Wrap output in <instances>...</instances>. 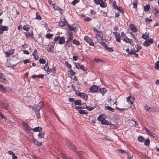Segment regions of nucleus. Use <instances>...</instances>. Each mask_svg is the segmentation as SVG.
<instances>
[{"instance_id":"1","label":"nucleus","mask_w":159,"mask_h":159,"mask_svg":"<svg viewBox=\"0 0 159 159\" xmlns=\"http://www.w3.org/2000/svg\"><path fill=\"white\" fill-rule=\"evenodd\" d=\"M43 105V102H40L39 104L35 106H32L30 105L29 106V107L36 112L39 111Z\"/></svg>"},{"instance_id":"2","label":"nucleus","mask_w":159,"mask_h":159,"mask_svg":"<svg viewBox=\"0 0 159 159\" xmlns=\"http://www.w3.org/2000/svg\"><path fill=\"white\" fill-rule=\"evenodd\" d=\"M105 1L106 0H94V2L97 5H100V6L102 7H105L107 5Z\"/></svg>"},{"instance_id":"3","label":"nucleus","mask_w":159,"mask_h":159,"mask_svg":"<svg viewBox=\"0 0 159 159\" xmlns=\"http://www.w3.org/2000/svg\"><path fill=\"white\" fill-rule=\"evenodd\" d=\"M75 94L78 96H80L82 98H84L85 100H86L88 98L87 95L84 93H80V92H76Z\"/></svg>"},{"instance_id":"4","label":"nucleus","mask_w":159,"mask_h":159,"mask_svg":"<svg viewBox=\"0 0 159 159\" xmlns=\"http://www.w3.org/2000/svg\"><path fill=\"white\" fill-rule=\"evenodd\" d=\"M66 145L69 149L73 151H75L76 149V147L69 141L67 142Z\"/></svg>"},{"instance_id":"5","label":"nucleus","mask_w":159,"mask_h":159,"mask_svg":"<svg viewBox=\"0 0 159 159\" xmlns=\"http://www.w3.org/2000/svg\"><path fill=\"white\" fill-rule=\"evenodd\" d=\"M101 45L104 47L106 49L108 52H112L113 50L111 48H110L108 47L107 45L103 42H100Z\"/></svg>"},{"instance_id":"6","label":"nucleus","mask_w":159,"mask_h":159,"mask_svg":"<svg viewBox=\"0 0 159 159\" xmlns=\"http://www.w3.org/2000/svg\"><path fill=\"white\" fill-rule=\"evenodd\" d=\"M55 43L54 42H50L49 45L48 47L47 48L48 51L50 53L52 52V49H53L54 48Z\"/></svg>"},{"instance_id":"7","label":"nucleus","mask_w":159,"mask_h":159,"mask_svg":"<svg viewBox=\"0 0 159 159\" xmlns=\"http://www.w3.org/2000/svg\"><path fill=\"white\" fill-rule=\"evenodd\" d=\"M153 39L150 38L148 40H146L143 43L144 46L148 47L151 44L153 43Z\"/></svg>"},{"instance_id":"8","label":"nucleus","mask_w":159,"mask_h":159,"mask_svg":"<svg viewBox=\"0 0 159 159\" xmlns=\"http://www.w3.org/2000/svg\"><path fill=\"white\" fill-rule=\"evenodd\" d=\"M8 30V28L7 26L2 25H0V34H2L3 32L7 31Z\"/></svg>"},{"instance_id":"9","label":"nucleus","mask_w":159,"mask_h":159,"mask_svg":"<svg viewBox=\"0 0 159 159\" xmlns=\"http://www.w3.org/2000/svg\"><path fill=\"white\" fill-rule=\"evenodd\" d=\"M66 37L67 40L66 41V43H67L71 41L73 39L72 33L68 32L66 35Z\"/></svg>"},{"instance_id":"10","label":"nucleus","mask_w":159,"mask_h":159,"mask_svg":"<svg viewBox=\"0 0 159 159\" xmlns=\"http://www.w3.org/2000/svg\"><path fill=\"white\" fill-rule=\"evenodd\" d=\"M85 40L90 46H94V44L91 40V39L87 36H85L84 37Z\"/></svg>"},{"instance_id":"11","label":"nucleus","mask_w":159,"mask_h":159,"mask_svg":"<svg viewBox=\"0 0 159 159\" xmlns=\"http://www.w3.org/2000/svg\"><path fill=\"white\" fill-rule=\"evenodd\" d=\"M145 109L148 112H153L155 111L154 107H148L147 105L144 106Z\"/></svg>"},{"instance_id":"12","label":"nucleus","mask_w":159,"mask_h":159,"mask_svg":"<svg viewBox=\"0 0 159 159\" xmlns=\"http://www.w3.org/2000/svg\"><path fill=\"white\" fill-rule=\"evenodd\" d=\"M22 125L24 129H25L27 131H30L31 130V128L28 125L27 123L24 121L22 122Z\"/></svg>"},{"instance_id":"13","label":"nucleus","mask_w":159,"mask_h":159,"mask_svg":"<svg viewBox=\"0 0 159 159\" xmlns=\"http://www.w3.org/2000/svg\"><path fill=\"white\" fill-rule=\"evenodd\" d=\"M69 29L70 31H73L75 30H76V29L78 27V24H73L72 25H68Z\"/></svg>"},{"instance_id":"14","label":"nucleus","mask_w":159,"mask_h":159,"mask_svg":"<svg viewBox=\"0 0 159 159\" xmlns=\"http://www.w3.org/2000/svg\"><path fill=\"white\" fill-rule=\"evenodd\" d=\"M113 34L115 37L116 41L118 42H120V33L117 32H113Z\"/></svg>"},{"instance_id":"15","label":"nucleus","mask_w":159,"mask_h":159,"mask_svg":"<svg viewBox=\"0 0 159 159\" xmlns=\"http://www.w3.org/2000/svg\"><path fill=\"white\" fill-rule=\"evenodd\" d=\"M75 66L78 69H81L84 71L87 70L86 68L84 67L83 65H80L79 63H77L75 64Z\"/></svg>"},{"instance_id":"16","label":"nucleus","mask_w":159,"mask_h":159,"mask_svg":"<svg viewBox=\"0 0 159 159\" xmlns=\"http://www.w3.org/2000/svg\"><path fill=\"white\" fill-rule=\"evenodd\" d=\"M0 90L2 92L4 93L11 91V89L10 88H9L8 90H7V89H6L2 85L0 84Z\"/></svg>"},{"instance_id":"17","label":"nucleus","mask_w":159,"mask_h":159,"mask_svg":"<svg viewBox=\"0 0 159 159\" xmlns=\"http://www.w3.org/2000/svg\"><path fill=\"white\" fill-rule=\"evenodd\" d=\"M90 90L93 92H96L98 90V86L95 85H93L89 89Z\"/></svg>"},{"instance_id":"18","label":"nucleus","mask_w":159,"mask_h":159,"mask_svg":"<svg viewBox=\"0 0 159 159\" xmlns=\"http://www.w3.org/2000/svg\"><path fill=\"white\" fill-rule=\"evenodd\" d=\"M129 28L130 29L133 31L134 32H136L137 31V29L135 26L133 24H130L129 26Z\"/></svg>"},{"instance_id":"19","label":"nucleus","mask_w":159,"mask_h":159,"mask_svg":"<svg viewBox=\"0 0 159 159\" xmlns=\"http://www.w3.org/2000/svg\"><path fill=\"white\" fill-rule=\"evenodd\" d=\"M127 101L130 104H133L134 101V98L131 97L130 96H129L127 97Z\"/></svg>"},{"instance_id":"20","label":"nucleus","mask_w":159,"mask_h":159,"mask_svg":"<svg viewBox=\"0 0 159 159\" xmlns=\"http://www.w3.org/2000/svg\"><path fill=\"white\" fill-rule=\"evenodd\" d=\"M15 50L14 49L10 50L9 51H8L7 52H5V53L7 57L13 54L14 53V52Z\"/></svg>"},{"instance_id":"21","label":"nucleus","mask_w":159,"mask_h":159,"mask_svg":"<svg viewBox=\"0 0 159 159\" xmlns=\"http://www.w3.org/2000/svg\"><path fill=\"white\" fill-rule=\"evenodd\" d=\"M6 80L5 75L2 73L0 72V81L2 82H4Z\"/></svg>"},{"instance_id":"22","label":"nucleus","mask_w":159,"mask_h":159,"mask_svg":"<svg viewBox=\"0 0 159 159\" xmlns=\"http://www.w3.org/2000/svg\"><path fill=\"white\" fill-rule=\"evenodd\" d=\"M44 70L46 71L48 74H49L52 71L51 69H49L47 64L45 65L44 66Z\"/></svg>"},{"instance_id":"23","label":"nucleus","mask_w":159,"mask_h":159,"mask_svg":"<svg viewBox=\"0 0 159 159\" xmlns=\"http://www.w3.org/2000/svg\"><path fill=\"white\" fill-rule=\"evenodd\" d=\"M42 128L40 127H35L33 129H32V130H33L34 132H40L42 130Z\"/></svg>"},{"instance_id":"24","label":"nucleus","mask_w":159,"mask_h":159,"mask_svg":"<svg viewBox=\"0 0 159 159\" xmlns=\"http://www.w3.org/2000/svg\"><path fill=\"white\" fill-rule=\"evenodd\" d=\"M31 77L33 79H35L36 78H40L41 79H43L44 78V75H33Z\"/></svg>"},{"instance_id":"25","label":"nucleus","mask_w":159,"mask_h":159,"mask_svg":"<svg viewBox=\"0 0 159 159\" xmlns=\"http://www.w3.org/2000/svg\"><path fill=\"white\" fill-rule=\"evenodd\" d=\"M53 8L55 10H58L59 11L60 13H61L62 9L59 7L57 6L56 4H53L52 5Z\"/></svg>"},{"instance_id":"26","label":"nucleus","mask_w":159,"mask_h":159,"mask_svg":"<svg viewBox=\"0 0 159 159\" xmlns=\"http://www.w3.org/2000/svg\"><path fill=\"white\" fill-rule=\"evenodd\" d=\"M96 37L99 43H100L101 42H102V41H103V38L99 34H96Z\"/></svg>"},{"instance_id":"27","label":"nucleus","mask_w":159,"mask_h":159,"mask_svg":"<svg viewBox=\"0 0 159 159\" xmlns=\"http://www.w3.org/2000/svg\"><path fill=\"white\" fill-rule=\"evenodd\" d=\"M65 42V38L64 37L62 36L60 37V39L58 42V43L60 44H62Z\"/></svg>"},{"instance_id":"28","label":"nucleus","mask_w":159,"mask_h":159,"mask_svg":"<svg viewBox=\"0 0 159 159\" xmlns=\"http://www.w3.org/2000/svg\"><path fill=\"white\" fill-rule=\"evenodd\" d=\"M126 43H129L132 46H134V42L131 39L128 38L125 41Z\"/></svg>"},{"instance_id":"29","label":"nucleus","mask_w":159,"mask_h":159,"mask_svg":"<svg viewBox=\"0 0 159 159\" xmlns=\"http://www.w3.org/2000/svg\"><path fill=\"white\" fill-rule=\"evenodd\" d=\"M0 105L1 107L3 108L4 109H7L8 107V104L5 102H0Z\"/></svg>"},{"instance_id":"30","label":"nucleus","mask_w":159,"mask_h":159,"mask_svg":"<svg viewBox=\"0 0 159 159\" xmlns=\"http://www.w3.org/2000/svg\"><path fill=\"white\" fill-rule=\"evenodd\" d=\"M149 37V33L148 32H145L144 34H143L141 38L145 39H147Z\"/></svg>"},{"instance_id":"31","label":"nucleus","mask_w":159,"mask_h":159,"mask_svg":"<svg viewBox=\"0 0 159 159\" xmlns=\"http://www.w3.org/2000/svg\"><path fill=\"white\" fill-rule=\"evenodd\" d=\"M44 136V132H40L39 133L38 137L39 139H42Z\"/></svg>"},{"instance_id":"32","label":"nucleus","mask_w":159,"mask_h":159,"mask_svg":"<svg viewBox=\"0 0 159 159\" xmlns=\"http://www.w3.org/2000/svg\"><path fill=\"white\" fill-rule=\"evenodd\" d=\"M33 31L31 30L30 32L25 33V35L27 38H31L33 36Z\"/></svg>"},{"instance_id":"33","label":"nucleus","mask_w":159,"mask_h":159,"mask_svg":"<svg viewBox=\"0 0 159 159\" xmlns=\"http://www.w3.org/2000/svg\"><path fill=\"white\" fill-rule=\"evenodd\" d=\"M102 124L106 125H111V123L109 122L108 120H104L103 121H102Z\"/></svg>"},{"instance_id":"34","label":"nucleus","mask_w":159,"mask_h":159,"mask_svg":"<svg viewBox=\"0 0 159 159\" xmlns=\"http://www.w3.org/2000/svg\"><path fill=\"white\" fill-rule=\"evenodd\" d=\"M138 52L137 51V50H136L135 49H131L130 52L129 54H128L127 55L128 56H130L132 54H134L136 53V52Z\"/></svg>"},{"instance_id":"35","label":"nucleus","mask_w":159,"mask_h":159,"mask_svg":"<svg viewBox=\"0 0 159 159\" xmlns=\"http://www.w3.org/2000/svg\"><path fill=\"white\" fill-rule=\"evenodd\" d=\"M146 130V132L150 136H153V135H154V134L152 132L150 131L148 129L146 128H144Z\"/></svg>"},{"instance_id":"36","label":"nucleus","mask_w":159,"mask_h":159,"mask_svg":"<svg viewBox=\"0 0 159 159\" xmlns=\"http://www.w3.org/2000/svg\"><path fill=\"white\" fill-rule=\"evenodd\" d=\"M144 11L147 12L148 11L150 8V6L149 5H147L144 6Z\"/></svg>"},{"instance_id":"37","label":"nucleus","mask_w":159,"mask_h":159,"mask_svg":"<svg viewBox=\"0 0 159 159\" xmlns=\"http://www.w3.org/2000/svg\"><path fill=\"white\" fill-rule=\"evenodd\" d=\"M138 141L140 142H143L144 141V138L141 136H139L138 138Z\"/></svg>"},{"instance_id":"38","label":"nucleus","mask_w":159,"mask_h":159,"mask_svg":"<svg viewBox=\"0 0 159 159\" xmlns=\"http://www.w3.org/2000/svg\"><path fill=\"white\" fill-rule=\"evenodd\" d=\"M85 105V107L89 111H91L93 110L95 107H92L90 106H87V105Z\"/></svg>"},{"instance_id":"39","label":"nucleus","mask_w":159,"mask_h":159,"mask_svg":"<svg viewBox=\"0 0 159 159\" xmlns=\"http://www.w3.org/2000/svg\"><path fill=\"white\" fill-rule=\"evenodd\" d=\"M67 23V22L66 21H61L59 23V25L61 27H62L64 26L65 25H66V24Z\"/></svg>"},{"instance_id":"40","label":"nucleus","mask_w":159,"mask_h":159,"mask_svg":"<svg viewBox=\"0 0 159 159\" xmlns=\"http://www.w3.org/2000/svg\"><path fill=\"white\" fill-rule=\"evenodd\" d=\"M79 112L80 114H84L87 115L88 112L86 111L80 110H79Z\"/></svg>"},{"instance_id":"41","label":"nucleus","mask_w":159,"mask_h":159,"mask_svg":"<svg viewBox=\"0 0 159 159\" xmlns=\"http://www.w3.org/2000/svg\"><path fill=\"white\" fill-rule=\"evenodd\" d=\"M107 90L105 88H100L99 89V91L100 93L102 94H104L106 93Z\"/></svg>"},{"instance_id":"42","label":"nucleus","mask_w":159,"mask_h":159,"mask_svg":"<svg viewBox=\"0 0 159 159\" xmlns=\"http://www.w3.org/2000/svg\"><path fill=\"white\" fill-rule=\"evenodd\" d=\"M82 102L80 100H77L75 101V104L76 105L80 106Z\"/></svg>"},{"instance_id":"43","label":"nucleus","mask_w":159,"mask_h":159,"mask_svg":"<svg viewBox=\"0 0 159 159\" xmlns=\"http://www.w3.org/2000/svg\"><path fill=\"white\" fill-rule=\"evenodd\" d=\"M121 38L125 42L126 40V39L128 38L125 34H121Z\"/></svg>"},{"instance_id":"44","label":"nucleus","mask_w":159,"mask_h":159,"mask_svg":"<svg viewBox=\"0 0 159 159\" xmlns=\"http://www.w3.org/2000/svg\"><path fill=\"white\" fill-rule=\"evenodd\" d=\"M154 68L156 70H158L159 69V61H157L155 63Z\"/></svg>"},{"instance_id":"45","label":"nucleus","mask_w":159,"mask_h":159,"mask_svg":"<svg viewBox=\"0 0 159 159\" xmlns=\"http://www.w3.org/2000/svg\"><path fill=\"white\" fill-rule=\"evenodd\" d=\"M39 61L41 64H44L46 63L45 60L43 58H40Z\"/></svg>"},{"instance_id":"46","label":"nucleus","mask_w":159,"mask_h":159,"mask_svg":"<svg viewBox=\"0 0 159 159\" xmlns=\"http://www.w3.org/2000/svg\"><path fill=\"white\" fill-rule=\"evenodd\" d=\"M144 144L145 146H148L150 143V141L148 139H146L145 140H144Z\"/></svg>"},{"instance_id":"47","label":"nucleus","mask_w":159,"mask_h":159,"mask_svg":"<svg viewBox=\"0 0 159 159\" xmlns=\"http://www.w3.org/2000/svg\"><path fill=\"white\" fill-rule=\"evenodd\" d=\"M53 36V34H48L45 35V37L47 39L51 38Z\"/></svg>"},{"instance_id":"48","label":"nucleus","mask_w":159,"mask_h":159,"mask_svg":"<svg viewBox=\"0 0 159 159\" xmlns=\"http://www.w3.org/2000/svg\"><path fill=\"white\" fill-rule=\"evenodd\" d=\"M31 140L32 142H33L34 144L37 145L39 142L37 141L33 137L31 139Z\"/></svg>"},{"instance_id":"49","label":"nucleus","mask_w":159,"mask_h":159,"mask_svg":"<svg viewBox=\"0 0 159 159\" xmlns=\"http://www.w3.org/2000/svg\"><path fill=\"white\" fill-rule=\"evenodd\" d=\"M30 29V27L28 25H24L23 27V30L26 31L29 30Z\"/></svg>"},{"instance_id":"50","label":"nucleus","mask_w":159,"mask_h":159,"mask_svg":"<svg viewBox=\"0 0 159 159\" xmlns=\"http://www.w3.org/2000/svg\"><path fill=\"white\" fill-rule=\"evenodd\" d=\"M65 64L66 65L68 69H70L71 68V66L70 64H69V62L68 61H66L65 62Z\"/></svg>"},{"instance_id":"51","label":"nucleus","mask_w":159,"mask_h":159,"mask_svg":"<svg viewBox=\"0 0 159 159\" xmlns=\"http://www.w3.org/2000/svg\"><path fill=\"white\" fill-rule=\"evenodd\" d=\"M105 108L112 112L114 111V109L109 106H106Z\"/></svg>"},{"instance_id":"52","label":"nucleus","mask_w":159,"mask_h":159,"mask_svg":"<svg viewBox=\"0 0 159 159\" xmlns=\"http://www.w3.org/2000/svg\"><path fill=\"white\" fill-rule=\"evenodd\" d=\"M61 155H62V157L63 158H65V159H73V158H70V157H69L66 156V155H65V154H64L63 153H62L61 154Z\"/></svg>"},{"instance_id":"53","label":"nucleus","mask_w":159,"mask_h":159,"mask_svg":"<svg viewBox=\"0 0 159 159\" xmlns=\"http://www.w3.org/2000/svg\"><path fill=\"white\" fill-rule=\"evenodd\" d=\"M98 119L99 121H101V122L102 121H103V120H104V118L102 117V116H101L100 115L98 117Z\"/></svg>"},{"instance_id":"54","label":"nucleus","mask_w":159,"mask_h":159,"mask_svg":"<svg viewBox=\"0 0 159 159\" xmlns=\"http://www.w3.org/2000/svg\"><path fill=\"white\" fill-rule=\"evenodd\" d=\"M73 44H76L77 45H80V42L76 40L75 39H74L73 41Z\"/></svg>"},{"instance_id":"55","label":"nucleus","mask_w":159,"mask_h":159,"mask_svg":"<svg viewBox=\"0 0 159 159\" xmlns=\"http://www.w3.org/2000/svg\"><path fill=\"white\" fill-rule=\"evenodd\" d=\"M137 2L136 1H134L133 3V7L134 8H136L137 7Z\"/></svg>"},{"instance_id":"56","label":"nucleus","mask_w":159,"mask_h":159,"mask_svg":"<svg viewBox=\"0 0 159 159\" xmlns=\"http://www.w3.org/2000/svg\"><path fill=\"white\" fill-rule=\"evenodd\" d=\"M77 154V156H79V157L81 158L83 157V156L82 155V152H78Z\"/></svg>"},{"instance_id":"57","label":"nucleus","mask_w":159,"mask_h":159,"mask_svg":"<svg viewBox=\"0 0 159 159\" xmlns=\"http://www.w3.org/2000/svg\"><path fill=\"white\" fill-rule=\"evenodd\" d=\"M112 7L113 8L115 9L117 7V6L116 5V2L115 1H113L112 4Z\"/></svg>"},{"instance_id":"58","label":"nucleus","mask_w":159,"mask_h":159,"mask_svg":"<svg viewBox=\"0 0 159 159\" xmlns=\"http://www.w3.org/2000/svg\"><path fill=\"white\" fill-rule=\"evenodd\" d=\"M69 73L71 76H73L75 74V72H74L72 69H70V70Z\"/></svg>"},{"instance_id":"59","label":"nucleus","mask_w":159,"mask_h":159,"mask_svg":"<svg viewBox=\"0 0 159 159\" xmlns=\"http://www.w3.org/2000/svg\"><path fill=\"white\" fill-rule=\"evenodd\" d=\"M60 37H61L60 36H57L54 39V41L55 42H58L60 39Z\"/></svg>"},{"instance_id":"60","label":"nucleus","mask_w":159,"mask_h":159,"mask_svg":"<svg viewBox=\"0 0 159 159\" xmlns=\"http://www.w3.org/2000/svg\"><path fill=\"white\" fill-rule=\"evenodd\" d=\"M79 0H74L72 2V3L73 5H75V4L79 3Z\"/></svg>"},{"instance_id":"61","label":"nucleus","mask_w":159,"mask_h":159,"mask_svg":"<svg viewBox=\"0 0 159 159\" xmlns=\"http://www.w3.org/2000/svg\"><path fill=\"white\" fill-rule=\"evenodd\" d=\"M152 20V19H149L148 18H147L145 19V21L148 23H149L150 22H151Z\"/></svg>"},{"instance_id":"62","label":"nucleus","mask_w":159,"mask_h":159,"mask_svg":"<svg viewBox=\"0 0 159 159\" xmlns=\"http://www.w3.org/2000/svg\"><path fill=\"white\" fill-rule=\"evenodd\" d=\"M135 47L137 49V50H136L137 51H138V52L139 51V50L142 48V47L141 46H139L138 45H136L135 46Z\"/></svg>"},{"instance_id":"63","label":"nucleus","mask_w":159,"mask_h":159,"mask_svg":"<svg viewBox=\"0 0 159 159\" xmlns=\"http://www.w3.org/2000/svg\"><path fill=\"white\" fill-rule=\"evenodd\" d=\"M30 61L29 59H26L24 61V63L25 64L27 63H29L30 62Z\"/></svg>"},{"instance_id":"64","label":"nucleus","mask_w":159,"mask_h":159,"mask_svg":"<svg viewBox=\"0 0 159 159\" xmlns=\"http://www.w3.org/2000/svg\"><path fill=\"white\" fill-rule=\"evenodd\" d=\"M37 54L38 53L37 50L36 49H35L34 50L32 55L33 56H36L37 55Z\"/></svg>"}]
</instances>
